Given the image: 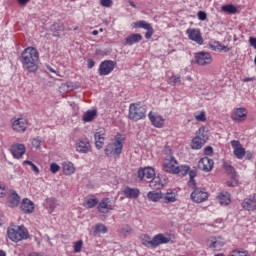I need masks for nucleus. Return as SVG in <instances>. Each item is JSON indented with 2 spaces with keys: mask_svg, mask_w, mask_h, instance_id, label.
<instances>
[{
  "mask_svg": "<svg viewBox=\"0 0 256 256\" xmlns=\"http://www.w3.org/2000/svg\"><path fill=\"white\" fill-rule=\"evenodd\" d=\"M23 68L29 73H35L39 69V52L34 47L26 48L21 54Z\"/></svg>",
  "mask_w": 256,
  "mask_h": 256,
  "instance_id": "obj_1",
  "label": "nucleus"
},
{
  "mask_svg": "<svg viewBox=\"0 0 256 256\" xmlns=\"http://www.w3.org/2000/svg\"><path fill=\"white\" fill-rule=\"evenodd\" d=\"M163 170L166 173H171L172 175H181L185 177L187 173H189V165H181L179 166V162L175 159L173 155H167L162 164Z\"/></svg>",
  "mask_w": 256,
  "mask_h": 256,
  "instance_id": "obj_2",
  "label": "nucleus"
},
{
  "mask_svg": "<svg viewBox=\"0 0 256 256\" xmlns=\"http://www.w3.org/2000/svg\"><path fill=\"white\" fill-rule=\"evenodd\" d=\"M140 239L142 245L148 249H155L156 247H159V245H165L171 241V238L165 236L164 234H157L153 238H151L149 234H142Z\"/></svg>",
  "mask_w": 256,
  "mask_h": 256,
  "instance_id": "obj_3",
  "label": "nucleus"
},
{
  "mask_svg": "<svg viewBox=\"0 0 256 256\" xmlns=\"http://www.w3.org/2000/svg\"><path fill=\"white\" fill-rule=\"evenodd\" d=\"M125 143V137L121 134H117L114 138V142L109 143L105 148V155L107 157H119L123 153V144Z\"/></svg>",
  "mask_w": 256,
  "mask_h": 256,
  "instance_id": "obj_4",
  "label": "nucleus"
},
{
  "mask_svg": "<svg viewBox=\"0 0 256 256\" xmlns=\"http://www.w3.org/2000/svg\"><path fill=\"white\" fill-rule=\"evenodd\" d=\"M7 236L14 243H19L25 239H29V230L25 226H15L13 228H8Z\"/></svg>",
  "mask_w": 256,
  "mask_h": 256,
  "instance_id": "obj_5",
  "label": "nucleus"
},
{
  "mask_svg": "<svg viewBox=\"0 0 256 256\" xmlns=\"http://www.w3.org/2000/svg\"><path fill=\"white\" fill-rule=\"evenodd\" d=\"M146 113L147 108H145V106L139 103H132L129 106L128 118L131 119V121H141V119H145Z\"/></svg>",
  "mask_w": 256,
  "mask_h": 256,
  "instance_id": "obj_6",
  "label": "nucleus"
},
{
  "mask_svg": "<svg viewBox=\"0 0 256 256\" xmlns=\"http://www.w3.org/2000/svg\"><path fill=\"white\" fill-rule=\"evenodd\" d=\"M209 141V134L205 131V128H200L196 132V136L191 141V149L199 150L203 148V145Z\"/></svg>",
  "mask_w": 256,
  "mask_h": 256,
  "instance_id": "obj_7",
  "label": "nucleus"
},
{
  "mask_svg": "<svg viewBox=\"0 0 256 256\" xmlns=\"http://www.w3.org/2000/svg\"><path fill=\"white\" fill-rule=\"evenodd\" d=\"M136 175L139 181H153L155 179V169L153 167L140 168Z\"/></svg>",
  "mask_w": 256,
  "mask_h": 256,
  "instance_id": "obj_8",
  "label": "nucleus"
},
{
  "mask_svg": "<svg viewBox=\"0 0 256 256\" xmlns=\"http://www.w3.org/2000/svg\"><path fill=\"white\" fill-rule=\"evenodd\" d=\"M191 199L194 203H203L209 199V193L205 188H195L191 193Z\"/></svg>",
  "mask_w": 256,
  "mask_h": 256,
  "instance_id": "obj_9",
  "label": "nucleus"
},
{
  "mask_svg": "<svg viewBox=\"0 0 256 256\" xmlns=\"http://www.w3.org/2000/svg\"><path fill=\"white\" fill-rule=\"evenodd\" d=\"M27 127H29V120H27V118L20 117L12 122V129L16 131V133H25Z\"/></svg>",
  "mask_w": 256,
  "mask_h": 256,
  "instance_id": "obj_10",
  "label": "nucleus"
},
{
  "mask_svg": "<svg viewBox=\"0 0 256 256\" xmlns=\"http://www.w3.org/2000/svg\"><path fill=\"white\" fill-rule=\"evenodd\" d=\"M76 151L77 153H91L93 151V146H91V142L87 138L79 139L76 142Z\"/></svg>",
  "mask_w": 256,
  "mask_h": 256,
  "instance_id": "obj_11",
  "label": "nucleus"
},
{
  "mask_svg": "<svg viewBox=\"0 0 256 256\" xmlns=\"http://www.w3.org/2000/svg\"><path fill=\"white\" fill-rule=\"evenodd\" d=\"M195 63L197 65H211L213 58L209 52H198L194 54Z\"/></svg>",
  "mask_w": 256,
  "mask_h": 256,
  "instance_id": "obj_12",
  "label": "nucleus"
},
{
  "mask_svg": "<svg viewBox=\"0 0 256 256\" xmlns=\"http://www.w3.org/2000/svg\"><path fill=\"white\" fill-rule=\"evenodd\" d=\"M231 147L233 148V154L236 157V159H244L245 155H247V152L245 151V148L243 145H241V142L239 140H232L230 142Z\"/></svg>",
  "mask_w": 256,
  "mask_h": 256,
  "instance_id": "obj_13",
  "label": "nucleus"
},
{
  "mask_svg": "<svg viewBox=\"0 0 256 256\" xmlns=\"http://www.w3.org/2000/svg\"><path fill=\"white\" fill-rule=\"evenodd\" d=\"M133 27L135 29H145L147 31L145 33V38L146 39H151V37H153V34L155 33V30H153V26H151V24L147 23L144 20L134 22Z\"/></svg>",
  "mask_w": 256,
  "mask_h": 256,
  "instance_id": "obj_14",
  "label": "nucleus"
},
{
  "mask_svg": "<svg viewBox=\"0 0 256 256\" xmlns=\"http://www.w3.org/2000/svg\"><path fill=\"white\" fill-rule=\"evenodd\" d=\"M148 119L156 129H163L165 127V118L155 112H149Z\"/></svg>",
  "mask_w": 256,
  "mask_h": 256,
  "instance_id": "obj_15",
  "label": "nucleus"
},
{
  "mask_svg": "<svg viewBox=\"0 0 256 256\" xmlns=\"http://www.w3.org/2000/svg\"><path fill=\"white\" fill-rule=\"evenodd\" d=\"M186 35L190 41H194L197 45H203V36H201V30L197 28H190L186 30Z\"/></svg>",
  "mask_w": 256,
  "mask_h": 256,
  "instance_id": "obj_16",
  "label": "nucleus"
},
{
  "mask_svg": "<svg viewBox=\"0 0 256 256\" xmlns=\"http://www.w3.org/2000/svg\"><path fill=\"white\" fill-rule=\"evenodd\" d=\"M214 165L215 162L209 157L201 158L198 161V169H200V171H204V173H210V171H213Z\"/></svg>",
  "mask_w": 256,
  "mask_h": 256,
  "instance_id": "obj_17",
  "label": "nucleus"
},
{
  "mask_svg": "<svg viewBox=\"0 0 256 256\" xmlns=\"http://www.w3.org/2000/svg\"><path fill=\"white\" fill-rule=\"evenodd\" d=\"M26 151H27V148L25 147L24 144L15 143V144H12L10 147V153L12 157H14V159H21V157L25 155Z\"/></svg>",
  "mask_w": 256,
  "mask_h": 256,
  "instance_id": "obj_18",
  "label": "nucleus"
},
{
  "mask_svg": "<svg viewBox=\"0 0 256 256\" xmlns=\"http://www.w3.org/2000/svg\"><path fill=\"white\" fill-rule=\"evenodd\" d=\"M113 69H115V63L113 62V60H105L101 62L99 66V75H109L113 71Z\"/></svg>",
  "mask_w": 256,
  "mask_h": 256,
  "instance_id": "obj_19",
  "label": "nucleus"
},
{
  "mask_svg": "<svg viewBox=\"0 0 256 256\" xmlns=\"http://www.w3.org/2000/svg\"><path fill=\"white\" fill-rule=\"evenodd\" d=\"M247 113V108L245 107L234 108L231 114V119L232 121L243 122L247 119Z\"/></svg>",
  "mask_w": 256,
  "mask_h": 256,
  "instance_id": "obj_20",
  "label": "nucleus"
},
{
  "mask_svg": "<svg viewBox=\"0 0 256 256\" xmlns=\"http://www.w3.org/2000/svg\"><path fill=\"white\" fill-rule=\"evenodd\" d=\"M115 209V204L111 203V199L109 198H103L97 207V210L99 213H109L110 211H113Z\"/></svg>",
  "mask_w": 256,
  "mask_h": 256,
  "instance_id": "obj_21",
  "label": "nucleus"
},
{
  "mask_svg": "<svg viewBox=\"0 0 256 256\" xmlns=\"http://www.w3.org/2000/svg\"><path fill=\"white\" fill-rule=\"evenodd\" d=\"M20 210L23 211L26 215H30L35 211V203L28 198L22 199L20 202Z\"/></svg>",
  "mask_w": 256,
  "mask_h": 256,
  "instance_id": "obj_22",
  "label": "nucleus"
},
{
  "mask_svg": "<svg viewBox=\"0 0 256 256\" xmlns=\"http://www.w3.org/2000/svg\"><path fill=\"white\" fill-rule=\"evenodd\" d=\"M20 201H21V197L19 196L17 191L11 190L9 192V195L7 196V205H8V207H12V208L18 207Z\"/></svg>",
  "mask_w": 256,
  "mask_h": 256,
  "instance_id": "obj_23",
  "label": "nucleus"
},
{
  "mask_svg": "<svg viewBox=\"0 0 256 256\" xmlns=\"http://www.w3.org/2000/svg\"><path fill=\"white\" fill-rule=\"evenodd\" d=\"M242 207L245 211H256V195L244 199Z\"/></svg>",
  "mask_w": 256,
  "mask_h": 256,
  "instance_id": "obj_24",
  "label": "nucleus"
},
{
  "mask_svg": "<svg viewBox=\"0 0 256 256\" xmlns=\"http://www.w3.org/2000/svg\"><path fill=\"white\" fill-rule=\"evenodd\" d=\"M44 209L48 211V213L51 215V213L55 212V209L59 207V202L56 198H47L44 203Z\"/></svg>",
  "mask_w": 256,
  "mask_h": 256,
  "instance_id": "obj_25",
  "label": "nucleus"
},
{
  "mask_svg": "<svg viewBox=\"0 0 256 256\" xmlns=\"http://www.w3.org/2000/svg\"><path fill=\"white\" fill-rule=\"evenodd\" d=\"M167 183V180L165 177H156L154 176V179L150 181L149 187L151 189H161L165 187V184Z\"/></svg>",
  "mask_w": 256,
  "mask_h": 256,
  "instance_id": "obj_26",
  "label": "nucleus"
},
{
  "mask_svg": "<svg viewBox=\"0 0 256 256\" xmlns=\"http://www.w3.org/2000/svg\"><path fill=\"white\" fill-rule=\"evenodd\" d=\"M224 245L225 242L221 238H212L209 240V247L210 249H213V251H221Z\"/></svg>",
  "mask_w": 256,
  "mask_h": 256,
  "instance_id": "obj_27",
  "label": "nucleus"
},
{
  "mask_svg": "<svg viewBox=\"0 0 256 256\" xmlns=\"http://www.w3.org/2000/svg\"><path fill=\"white\" fill-rule=\"evenodd\" d=\"M123 194L125 197H127V199H137L141 192L137 188L126 187L123 190Z\"/></svg>",
  "mask_w": 256,
  "mask_h": 256,
  "instance_id": "obj_28",
  "label": "nucleus"
},
{
  "mask_svg": "<svg viewBox=\"0 0 256 256\" xmlns=\"http://www.w3.org/2000/svg\"><path fill=\"white\" fill-rule=\"evenodd\" d=\"M220 205L227 207L231 203V194L229 192H220L217 196Z\"/></svg>",
  "mask_w": 256,
  "mask_h": 256,
  "instance_id": "obj_29",
  "label": "nucleus"
},
{
  "mask_svg": "<svg viewBox=\"0 0 256 256\" xmlns=\"http://www.w3.org/2000/svg\"><path fill=\"white\" fill-rule=\"evenodd\" d=\"M210 49H212V51H223L224 53H229V51H231V48L217 41L210 43Z\"/></svg>",
  "mask_w": 256,
  "mask_h": 256,
  "instance_id": "obj_30",
  "label": "nucleus"
},
{
  "mask_svg": "<svg viewBox=\"0 0 256 256\" xmlns=\"http://www.w3.org/2000/svg\"><path fill=\"white\" fill-rule=\"evenodd\" d=\"M143 40V36L141 34H131L125 38V45H135V43H139Z\"/></svg>",
  "mask_w": 256,
  "mask_h": 256,
  "instance_id": "obj_31",
  "label": "nucleus"
},
{
  "mask_svg": "<svg viewBox=\"0 0 256 256\" xmlns=\"http://www.w3.org/2000/svg\"><path fill=\"white\" fill-rule=\"evenodd\" d=\"M62 171L64 173V175H73V173H75L76 168L75 165L72 162H64L62 164Z\"/></svg>",
  "mask_w": 256,
  "mask_h": 256,
  "instance_id": "obj_32",
  "label": "nucleus"
},
{
  "mask_svg": "<svg viewBox=\"0 0 256 256\" xmlns=\"http://www.w3.org/2000/svg\"><path fill=\"white\" fill-rule=\"evenodd\" d=\"M97 117V110H88L82 117L84 123H91Z\"/></svg>",
  "mask_w": 256,
  "mask_h": 256,
  "instance_id": "obj_33",
  "label": "nucleus"
},
{
  "mask_svg": "<svg viewBox=\"0 0 256 256\" xmlns=\"http://www.w3.org/2000/svg\"><path fill=\"white\" fill-rule=\"evenodd\" d=\"M165 203H175L177 201V194L173 190H168L164 196H162Z\"/></svg>",
  "mask_w": 256,
  "mask_h": 256,
  "instance_id": "obj_34",
  "label": "nucleus"
},
{
  "mask_svg": "<svg viewBox=\"0 0 256 256\" xmlns=\"http://www.w3.org/2000/svg\"><path fill=\"white\" fill-rule=\"evenodd\" d=\"M147 197L149 201H153L154 203H157V201H159L160 199H163V193H161V191L159 192L150 191L147 194Z\"/></svg>",
  "mask_w": 256,
  "mask_h": 256,
  "instance_id": "obj_35",
  "label": "nucleus"
},
{
  "mask_svg": "<svg viewBox=\"0 0 256 256\" xmlns=\"http://www.w3.org/2000/svg\"><path fill=\"white\" fill-rule=\"evenodd\" d=\"M223 169L230 177H237V171H235V168L231 164L224 162Z\"/></svg>",
  "mask_w": 256,
  "mask_h": 256,
  "instance_id": "obj_36",
  "label": "nucleus"
},
{
  "mask_svg": "<svg viewBox=\"0 0 256 256\" xmlns=\"http://www.w3.org/2000/svg\"><path fill=\"white\" fill-rule=\"evenodd\" d=\"M228 256H251V254L243 248H237L232 250Z\"/></svg>",
  "mask_w": 256,
  "mask_h": 256,
  "instance_id": "obj_37",
  "label": "nucleus"
},
{
  "mask_svg": "<svg viewBox=\"0 0 256 256\" xmlns=\"http://www.w3.org/2000/svg\"><path fill=\"white\" fill-rule=\"evenodd\" d=\"M75 89V84L73 82H66L61 84L60 86V91L63 93H69L71 91H74Z\"/></svg>",
  "mask_w": 256,
  "mask_h": 256,
  "instance_id": "obj_38",
  "label": "nucleus"
},
{
  "mask_svg": "<svg viewBox=\"0 0 256 256\" xmlns=\"http://www.w3.org/2000/svg\"><path fill=\"white\" fill-rule=\"evenodd\" d=\"M97 203H99V199L97 198H86L84 201V207H87V209H93Z\"/></svg>",
  "mask_w": 256,
  "mask_h": 256,
  "instance_id": "obj_39",
  "label": "nucleus"
},
{
  "mask_svg": "<svg viewBox=\"0 0 256 256\" xmlns=\"http://www.w3.org/2000/svg\"><path fill=\"white\" fill-rule=\"evenodd\" d=\"M221 9L224 13H229L230 15H235V13H237V7L233 4L224 5Z\"/></svg>",
  "mask_w": 256,
  "mask_h": 256,
  "instance_id": "obj_40",
  "label": "nucleus"
},
{
  "mask_svg": "<svg viewBox=\"0 0 256 256\" xmlns=\"http://www.w3.org/2000/svg\"><path fill=\"white\" fill-rule=\"evenodd\" d=\"M168 84L173 85V87H175V85H181V76L174 75V76L170 77L168 79Z\"/></svg>",
  "mask_w": 256,
  "mask_h": 256,
  "instance_id": "obj_41",
  "label": "nucleus"
},
{
  "mask_svg": "<svg viewBox=\"0 0 256 256\" xmlns=\"http://www.w3.org/2000/svg\"><path fill=\"white\" fill-rule=\"evenodd\" d=\"M194 117L196 121H200L201 123H205V121H207V114L205 111H201L198 114H195Z\"/></svg>",
  "mask_w": 256,
  "mask_h": 256,
  "instance_id": "obj_42",
  "label": "nucleus"
},
{
  "mask_svg": "<svg viewBox=\"0 0 256 256\" xmlns=\"http://www.w3.org/2000/svg\"><path fill=\"white\" fill-rule=\"evenodd\" d=\"M74 247V253H81V250L83 249V240H78L73 243Z\"/></svg>",
  "mask_w": 256,
  "mask_h": 256,
  "instance_id": "obj_43",
  "label": "nucleus"
},
{
  "mask_svg": "<svg viewBox=\"0 0 256 256\" xmlns=\"http://www.w3.org/2000/svg\"><path fill=\"white\" fill-rule=\"evenodd\" d=\"M120 233L127 237V235H131V233H133V229H131V226L125 225L120 229Z\"/></svg>",
  "mask_w": 256,
  "mask_h": 256,
  "instance_id": "obj_44",
  "label": "nucleus"
},
{
  "mask_svg": "<svg viewBox=\"0 0 256 256\" xmlns=\"http://www.w3.org/2000/svg\"><path fill=\"white\" fill-rule=\"evenodd\" d=\"M94 233H107V226H105L104 224H96Z\"/></svg>",
  "mask_w": 256,
  "mask_h": 256,
  "instance_id": "obj_45",
  "label": "nucleus"
},
{
  "mask_svg": "<svg viewBox=\"0 0 256 256\" xmlns=\"http://www.w3.org/2000/svg\"><path fill=\"white\" fill-rule=\"evenodd\" d=\"M23 165H29L35 175H39V167H37V165H35L33 162L26 160L23 162Z\"/></svg>",
  "mask_w": 256,
  "mask_h": 256,
  "instance_id": "obj_46",
  "label": "nucleus"
},
{
  "mask_svg": "<svg viewBox=\"0 0 256 256\" xmlns=\"http://www.w3.org/2000/svg\"><path fill=\"white\" fill-rule=\"evenodd\" d=\"M50 171H51V173H53V175H55L56 173H59V171H61V166H59V164L53 162L50 164Z\"/></svg>",
  "mask_w": 256,
  "mask_h": 256,
  "instance_id": "obj_47",
  "label": "nucleus"
},
{
  "mask_svg": "<svg viewBox=\"0 0 256 256\" xmlns=\"http://www.w3.org/2000/svg\"><path fill=\"white\" fill-rule=\"evenodd\" d=\"M231 180L227 181L226 184L228 187H236L238 185L239 180H237V176L230 177Z\"/></svg>",
  "mask_w": 256,
  "mask_h": 256,
  "instance_id": "obj_48",
  "label": "nucleus"
},
{
  "mask_svg": "<svg viewBox=\"0 0 256 256\" xmlns=\"http://www.w3.org/2000/svg\"><path fill=\"white\" fill-rule=\"evenodd\" d=\"M32 146L35 147V149H39L41 147V138L40 137H36L32 139Z\"/></svg>",
  "mask_w": 256,
  "mask_h": 256,
  "instance_id": "obj_49",
  "label": "nucleus"
},
{
  "mask_svg": "<svg viewBox=\"0 0 256 256\" xmlns=\"http://www.w3.org/2000/svg\"><path fill=\"white\" fill-rule=\"evenodd\" d=\"M103 145H105V136L103 138L95 140L96 149H103Z\"/></svg>",
  "mask_w": 256,
  "mask_h": 256,
  "instance_id": "obj_50",
  "label": "nucleus"
},
{
  "mask_svg": "<svg viewBox=\"0 0 256 256\" xmlns=\"http://www.w3.org/2000/svg\"><path fill=\"white\" fill-rule=\"evenodd\" d=\"M105 137V129H100L98 132L94 134V140L97 141Z\"/></svg>",
  "mask_w": 256,
  "mask_h": 256,
  "instance_id": "obj_51",
  "label": "nucleus"
},
{
  "mask_svg": "<svg viewBox=\"0 0 256 256\" xmlns=\"http://www.w3.org/2000/svg\"><path fill=\"white\" fill-rule=\"evenodd\" d=\"M7 195V187L5 186V183L0 182V198H3Z\"/></svg>",
  "mask_w": 256,
  "mask_h": 256,
  "instance_id": "obj_52",
  "label": "nucleus"
},
{
  "mask_svg": "<svg viewBox=\"0 0 256 256\" xmlns=\"http://www.w3.org/2000/svg\"><path fill=\"white\" fill-rule=\"evenodd\" d=\"M197 17L199 21H207V13L205 11H199Z\"/></svg>",
  "mask_w": 256,
  "mask_h": 256,
  "instance_id": "obj_53",
  "label": "nucleus"
},
{
  "mask_svg": "<svg viewBox=\"0 0 256 256\" xmlns=\"http://www.w3.org/2000/svg\"><path fill=\"white\" fill-rule=\"evenodd\" d=\"M187 173L189 174L190 179H195L197 177V170H191L190 167Z\"/></svg>",
  "mask_w": 256,
  "mask_h": 256,
  "instance_id": "obj_54",
  "label": "nucleus"
},
{
  "mask_svg": "<svg viewBox=\"0 0 256 256\" xmlns=\"http://www.w3.org/2000/svg\"><path fill=\"white\" fill-rule=\"evenodd\" d=\"M102 7H111L113 5V1L111 0H101Z\"/></svg>",
  "mask_w": 256,
  "mask_h": 256,
  "instance_id": "obj_55",
  "label": "nucleus"
},
{
  "mask_svg": "<svg viewBox=\"0 0 256 256\" xmlns=\"http://www.w3.org/2000/svg\"><path fill=\"white\" fill-rule=\"evenodd\" d=\"M204 153H205V155H213V147L207 146V147L204 149Z\"/></svg>",
  "mask_w": 256,
  "mask_h": 256,
  "instance_id": "obj_56",
  "label": "nucleus"
},
{
  "mask_svg": "<svg viewBox=\"0 0 256 256\" xmlns=\"http://www.w3.org/2000/svg\"><path fill=\"white\" fill-rule=\"evenodd\" d=\"M249 43H250L251 47H253L254 49H256V38L250 37V38H249Z\"/></svg>",
  "mask_w": 256,
  "mask_h": 256,
  "instance_id": "obj_57",
  "label": "nucleus"
},
{
  "mask_svg": "<svg viewBox=\"0 0 256 256\" xmlns=\"http://www.w3.org/2000/svg\"><path fill=\"white\" fill-rule=\"evenodd\" d=\"M88 69H93L95 67V61L93 59H88Z\"/></svg>",
  "mask_w": 256,
  "mask_h": 256,
  "instance_id": "obj_58",
  "label": "nucleus"
},
{
  "mask_svg": "<svg viewBox=\"0 0 256 256\" xmlns=\"http://www.w3.org/2000/svg\"><path fill=\"white\" fill-rule=\"evenodd\" d=\"M30 1L31 0H17L18 4L23 6L27 5V3H29Z\"/></svg>",
  "mask_w": 256,
  "mask_h": 256,
  "instance_id": "obj_59",
  "label": "nucleus"
},
{
  "mask_svg": "<svg viewBox=\"0 0 256 256\" xmlns=\"http://www.w3.org/2000/svg\"><path fill=\"white\" fill-rule=\"evenodd\" d=\"M188 185L189 187H195V178H190Z\"/></svg>",
  "mask_w": 256,
  "mask_h": 256,
  "instance_id": "obj_60",
  "label": "nucleus"
},
{
  "mask_svg": "<svg viewBox=\"0 0 256 256\" xmlns=\"http://www.w3.org/2000/svg\"><path fill=\"white\" fill-rule=\"evenodd\" d=\"M244 83H249V81H255V78H244L243 80H242Z\"/></svg>",
  "mask_w": 256,
  "mask_h": 256,
  "instance_id": "obj_61",
  "label": "nucleus"
},
{
  "mask_svg": "<svg viewBox=\"0 0 256 256\" xmlns=\"http://www.w3.org/2000/svg\"><path fill=\"white\" fill-rule=\"evenodd\" d=\"M129 5L133 7L134 9H137V5H135V2L129 1Z\"/></svg>",
  "mask_w": 256,
  "mask_h": 256,
  "instance_id": "obj_62",
  "label": "nucleus"
},
{
  "mask_svg": "<svg viewBox=\"0 0 256 256\" xmlns=\"http://www.w3.org/2000/svg\"><path fill=\"white\" fill-rule=\"evenodd\" d=\"M0 256H7V253L4 250H0Z\"/></svg>",
  "mask_w": 256,
  "mask_h": 256,
  "instance_id": "obj_63",
  "label": "nucleus"
},
{
  "mask_svg": "<svg viewBox=\"0 0 256 256\" xmlns=\"http://www.w3.org/2000/svg\"><path fill=\"white\" fill-rule=\"evenodd\" d=\"M215 256H225L223 253L216 254Z\"/></svg>",
  "mask_w": 256,
  "mask_h": 256,
  "instance_id": "obj_64",
  "label": "nucleus"
}]
</instances>
